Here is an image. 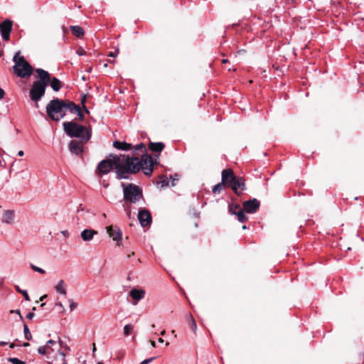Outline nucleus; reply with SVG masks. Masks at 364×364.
<instances>
[{"label": "nucleus", "mask_w": 364, "mask_h": 364, "mask_svg": "<svg viewBox=\"0 0 364 364\" xmlns=\"http://www.w3.org/2000/svg\"><path fill=\"white\" fill-rule=\"evenodd\" d=\"M118 158L117 171H115L117 179H129L131 174L138 173L141 168L139 158L136 153L132 156L120 154Z\"/></svg>", "instance_id": "f257e3e1"}, {"label": "nucleus", "mask_w": 364, "mask_h": 364, "mask_svg": "<svg viewBox=\"0 0 364 364\" xmlns=\"http://www.w3.org/2000/svg\"><path fill=\"white\" fill-rule=\"evenodd\" d=\"M38 74V80L33 82L29 92L30 98L36 102V107H38V102L45 95L47 86L49 85L50 76L48 71L42 68L35 70Z\"/></svg>", "instance_id": "f03ea898"}, {"label": "nucleus", "mask_w": 364, "mask_h": 364, "mask_svg": "<svg viewBox=\"0 0 364 364\" xmlns=\"http://www.w3.org/2000/svg\"><path fill=\"white\" fill-rule=\"evenodd\" d=\"M64 131L71 138H79L84 142L88 141L92 136V130L74 122H65L63 124Z\"/></svg>", "instance_id": "7ed1b4c3"}, {"label": "nucleus", "mask_w": 364, "mask_h": 364, "mask_svg": "<svg viewBox=\"0 0 364 364\" xmlns=\"http://www.w3.org/2000/svg\"><path fill=\"white\" fill-rule=\"evenodd\" d=\"M133 152L138 156H141L139 159V163L141 164V170L146 176H150L153 172L154 164L157 163V159H154L151 155L146 154V148L144 143L136 144Z\"/></svg>", "instance_id": "20e7f679"}, {"label": "nucleus", "mask_w": 364, "mask_h": 364, "mask_svg": "<svg viewBox=\"0 0 364 364\" xmlns=\"http://www.w3.org/2000/svg\"><path fill=\"white\" fill-rule=\"evenodd\" d=\"M48 116L53 121H59L65 115L64 100L54 98L46 106Z\"/></svg>", "instance_id": "39448f33"}, {"label": "nucleus", "mask_w": 364, "mask_h": 364, "mask_svg": "<svg viewBox=\"0 0 364 364\" xmlns=\"http://www.w3.org/2000/svg\"><path fill=\"white\" fill-rule=\"evenodd\" d=\"M124 200L126 203H136L143 198L142 190L133 183H122Z\"/></svg>", "instance_id": "423d86ee"}, {"label": "nucleus", "mask_w": 364, "mask_h": 364, "mask_svg": "<svg viewBox=\"0 0 364 364\" xmlns=\"http://www.w3.org/2000/svg\"><path fill=\"white\" fill-rule=\"evenodd\" d=\"M18 55V53H16L14 57L15 62L14 72L20 77L27 78L32 75L33 68L23 56L19 57L17 60Z\"/></svg>", "instance_id": "0eeeda50"}, {"label": "nucleus", "mask_w": 364, "mask_h": 364, "mask_svg": "<svg viewBox=\"0 0 364 364\" xmlns=\"http://www.w3.org/2000/svg\"><path fill=\"white\" fill-rule=\"evenodd\" d=\"M119 158L117 155L110 154L109 158L102 160L97 165L96 174L99 176L109 173L114 168L117 171Z\"/></svg>", "instance_id": "6e6552de"}, {"label": "nucleus", "mask_w": 364, "mask_h": 364, "mask_svg": "<svg viewBox=\"0 0 364 364\" xmlns=\"http://www.w3.org/2000/svg\"><path fill=\"white\" fill-rule=\"evenodd\" d=\"M138 219L140 225L143 227L149 226L152 222V217L151 213L144 208H140L138 213Z\"/></svg>", "instance_id": "1a4fd4ad"}, {"label": "nucleus", "mask_w": 364, "mask_h": 364, "mask_svg": "<svg viewBox=\"0 0 364 364\" xmlns=\"http://www.w3.org/2000/svg\"><path fill=\"white\" fill-rule=\"evenodd\" d=\"M236 179V176L232 169L227 168L222 171L221 183L224 186L230 187L232 186L234 181Z\"/></svg>", "instance_id": "9d476101"}, {"label": "nucleus", "mask_w": 364, "mask_h": 364, "mask_svg": "<svg viewBox=\"0 0 364 364\" xmlns=\"http://www.w3.org/2000/svg\"><path fill=\"white\" fill-rule=\"evenodd\" d=\"M107 232L110 237L114 241L117 242L118 245H120L122 240V232L117 226L110 225L107 227Z\"/></svg>", "instance_id": "9b49d317"}, {"label": "nucleus", "mask_w": 364, "mask_h": 364, "mask_svg": "<svg viewBox=\"0 0 364 364\" xmlns=\"http://www.w3.org/2000/svg\"><path fill=\"white\" fill-rule=\"evenodd\" d=\"M260 206V202L257 198H252L249 200L244 201L242 203L243 209L247 213H256Z\"/></svg>", "instance_id": "f8f14e48"}, {"label": "nucleus", "mask_w": 364, "mask_h": 364, "mask_svg": "<svg viewBox=\"0 0 364 364\" xmlns=\"http://www.w3.org/2000/svg\"><path fill=\"white\" fill-rule=\"evenodd\" d=\"M230 188L235 194L240 196L243 191L246 189L245 179L240 176H236V179L232 183Z\"/></svg>", "instance_id": "ddd939ff"}, {"label": "nucleus", "mask_w": 364, "mask_h": 364, "mask_svg": "<svg viewBox=\"0 0 364 364\" xmlns=\"http://www.w3.org/2000/svg\"><path fill=\"white\" fill-rule=\"evenodd\" d=\"M83 141L72 140L69 144L70 151L75 155H80L83 152Z\"/></svg>", "instance_id": "4468645a"}, {"label": "nucleus", "mask_w": 364, "mask_h": 364, "mask_svg": "<svg viewBox=\"0 0 364 364\" xmlns=\"http://www.w3.org/2000/svg\"><path fill=\"white\" fill-rule=\"evenodd\" d=\"M15 220V211L14 210H6L4 211L1 221L6 224H13Z\"/></svg>", "instance_id": "2eb2a0df"}, {"label": "nucleus", "mask_w": 364, "mask_h": 364, "mask_svg": "<svg viewBox=\"0 0 364 364\" xmlns=\"http://www.w3.org/2000/svg\"><path fill=\"white\" fill-rule=\"evenodd\" d=\"M97 231L92 229H85L81 232L80 236L85 242H89L92 240L94 235H97Z\"/></svg>", "instance_id": "dca6fc26"}, {"label": "nucleus", "mask_w": 364, "mask_h": 364, "mask_svg": "<svg viewBox=\"0 0 364 364\" xmlns=\"http://www.w3.org/2000/svg\"><path fill=\"white\" fill-rule=\"evenodd\" d=\"M229 212L231 214L236 215L237 217L238 221L240 223H245V221L247 220V217L246 216V215L245 213V210L243 208L240 209L238 211H236V210H232V206H229Z\"/></svg>", "instance_id": "f3484780"}, {"label": "nucleus", "mask_w": 364, "mask_h": 364, "mask_svg": "<svg viewBox=\"0 0 364 364\" xmlns=\"http://www.w3.org/2000/svg\"><path fill=\"white\" fill-rule=\"evenodd\" d=\"M165 147L163 142H150L149 144V149L155 153H161Z\"/></svg>", "instance_id": "a211bd4d"}, {"label": "nucleus", "mask_w": 364, "mask_h": 364, "mask_svg": "<svg viewBox=\"0 0 364 364\" xmlns=\"http://www.w3.org/2000/svg\"><path fill=\"white\" fill-rule=\"evenodd\" d=\"M129 295L133 299L139 301L144 297L145 291L141 289H133L130 291Z\"/></svg>", "instance_id": "6ab92c4d"}, {"label": "nucleus", "mask_w": 364, "mask_h": 364, "mask_svg": "<svg viewBox=\"0 0 364 364\" xmlns=\"http://www.w3.org/2000/svg\"><path fill=\"white\" fill-rule=\"evenodd\" d=\"M113 146L117 149L128 151L132 149V145L125 141H115L113 143Z\"/></svg>", "instance_id": "aec40b11"}, {"label": "nucleus", "mask_w": 364, "mask_h": 364, "mask_svg": "<svg viewBox=\"0 0 364 364\" xmlns=\"http://www.w3.org/2000/svg\"><path fill=\"white\" fill-rule=\"evenodd\" d=\"M49 84L53 90L55 92L59 91L63 86L62 82L56 77L50 78Z\"/></svg>", "instance_id": "412c9836"}, {"label": "nucleus", "mask_w": 364, "mask_h": 364, "mask_svg": "<svg viewBox=\"0 0 364 364\" xmlns=\"http://www.w3.org/2000/svg\"><path fill=\"white\" fill-rule=\"evenodd\" d=\"M13 22L11 20L6 19L0 23L1 32L11 33L12 31Z\"/></svg>", "instance_id": "4be33fe9"}, {"label": "nucleus", "mask_w": 364, "mask_h": 364, "mask_svg": "<svg viewBox=\"0 0 364 364\" xmlns=\"http://www.w3.org/2000/svg\"><path fill=\"white\" fill-rule=\"evenodd\" d=\"M65 111H70L71 113H75V111L79 109V106L75 102L70 100H64Z\"/></svg>", "instance_id": "5701e85b"}, {"label": "nucleus", "mask_w": 364, "mask_h": 364, "mask_svg": "<svg viewBox=\"0 0 364 364\" xmlns=\"http://www.w3.org/2000/svg\"><path fill=\"white\" fill-rule=\"evenodd\" d=\"M70 31L77 38H82L85 33L83 28L79 26H71Z\"/></svg>", "instance_id": "b1692460"}, {"label": "nucleus", "mask_w": 364, "mask_h": 364, "mask_svg": "<svg viewBox=\"0 0 364 364\" xmlns=\"http://www.w3.org/2000/svg\"><path fill=\"white\" fill-rule=\"evenodd\" d=\"M65 286V284L64 280L60 279L55 287L56 292L63 295H66L67 291Z\"/></svg>", "instance_id": "393cba45"}, {"label": "nucleus", "mask_w": 364, "mask_h": 364, "mask_svg": "<svg viewBox=\"0 0 364 364\" xmlns=\"http://www.w3.org/2000/svg\"><path fill=\"white\" fill-rule=\"evenodd\" d=\"M187 321L188 322L191 330L194 333H196V330H197V325H196V322L195 319L193 318V317L192 316V315H188L187 316Z\"/></svg>", "instance_id": "a878e982"}, {"label": "nucleus", "mask_w": 364, "mask_h": 364, "mask_svg": "<svg viewBox=\"0 0 364 364\" xmlns=\"http://www.w3.org/2000/svg\"><path fill=\"white\" fill-rule=\"evenodd\" d=\"M23 334L25 339L28 341H31L32 339V335L30 332V330L26 324L23 326Z\"/></svg>", "instance_id": "bb28decb"}, {"label": "nucleus", "mask_w": 364, "mask_h": 364, "mask_svg": "<svg viewBox=\"0 0 364 364\" xmlns=\"http://www.w3.org/2000/svg\"><path fill=\"white\" fill-rule=\"evenodd\" d=\"M134 330V326L132 324H126L124 327V334L126 336H128L132 334Z\"/></svg>", "instance_id": "cd10ccee"}, {"label": "nucleus", "mask_w": 364, "mask_h": 364, "mask_svg": "<svg viewBox=\"0 0 364 364\" xmlns=\"http://www.w3.org/2000/svg\"><path fill=\"white\" fill-rule=\"evenodd\" d=\"M16 289L18 292L21 293L23 296H24V299L26 300V301H30V296L28 294V292L26 290H23L19 288L18 286H16Z\"/></svg>", "instance_id": "c85d7f7f"}, {"label": "nucleus", "mask_w": 364, "mask_h": 364, "mask_svg": "<svg viewBox=\"0 0 364 364\" xmlns=\"http://www.w3.org/2000/svg\"><path fill=\"white\" fill-rule=\"evenodd\" d=\"M7 360L12 364H26L24 361L19 360L17 358H9Z\"/></svg>", "instance_id": "c756f323"}, {"label": "nucleus", "mask_w": 364, "mask_h": 364, "mask_svg": "<svg viewBox=\"0 0 364 364\" xmlns=\"http://www.w3.org/2000/svg\"><path fill=\"white\" fill-rule=\"evenodd\" d=\"M223 186H224L223 185L222 183H219L213 186V190H212L213 193H215V194L217 193H220L221 191V190L223 189Z\"/></svg>", "instance_id": "7c9ffc66"}, {"label": "nucleus", "mask_w": 364, "mask_h": 364, "mask_svg": "<svg viewBox=\"0 0 364 364\" xmlns=\"http://www.w3.org/2000/svg\"><path fill=\"white\" fill-rule=\"evenodd\" d=\"M31 267L33 271H35L36 272H38V273H41L43 274L46 273V271L43 269L38 267L33 264H31Z\"/></svg>", "instance_id": "2f4dec72"}, {"label": "nucleus", "mask_w": 364, "mask_h": 364, "mask_svg": "<svg viewBox=\"0 0 364 364\" xmlns=\"http://www.w3.org/2000/svg\"><path fill=\"white\" fill-rule=\"evenodd\" d=\"M160 183L161 184V187L168 186L169 184V181L166 176H163L161 177Z\"/></svg>", "instance_id": "473e14b6"}, {"label": "nucleus", "mask_w": 364, "mask_h": 364, "mask_svg": "<svg viewBox=\"0 0 364 364\" xmlns=\"http://www.w3.org/2000/svg\"><path fill=\"white\" fill-rule=\"evenodd\" d=\"M58 343L59 345L60 346V347L65 348L67 351H70V348L61 339L60 337H58Z\"/></svg>", "instance_id": "72a5a7b5"}, {"label": "nucleus", "mask_w": 364, "mask_h": 364, "mask_svg": "<svg viewBox=\"0 0 364 364\" xmlns=\"http://www.w3.org/2000/svg\"><path fill=\"white\" fill-rule=\"evenodd\" d=\"M85 101H86V95H83L82 97V100H81V103L82 104V107H83V109L84 111L86 112V113H88L89 111L87 108V107L85 105Z\"/></svg>", "instance_id": "f704fd0d"}, {"label": "nucleus", "mask_w": 364, "mask_h": 364, "mask_svg": "<svg viewBox=\"0 0 364 364\" xmlns=\"http://www.w3.org/2000/svg\"><path fill=\"white\" fill-rule=\"evenodd\" d=\"M10 33L9 32H1V37L4 41H9L10 37Z\"/></svg>", "instance_id": "c9c22d12"}, {"label": "nucleus", "mask_w": 364, "mask_h": 364, "mask_svg": "<svg viewBox=\"0 0 364 364\" xmlns=\"http://www.w3.org/2000/svg\"><path fill=\"white\" fill-rule=\"evenodd\" d=\"M69 302H70V309L72 311L77 307V304L75 302H74L73 299H70Z\"/></svg>", "instance_id": "e433bc0d"}, {"label": "nucleus", "mask_w": 364, "mask_h": 364, "mask_svg": "<svg viewBox=\"0 0 364 364\" xmlns=\"http://www.w3.org/2000/svg\"><path fill=\"white\" fill-rule=\"evenodd\" d=\"M39 354L45 355L46 353V346H40L38 349Z\"/></svg>", "instance_id": "4c0bfd02"}, {"label": "nucleus", "mask_w": 364, "mask_h": 364, "mask_svg": "<svg viewBox=\"0 0 364 364\" xmlns=\"http://www.w3.org/2000/svg\"><path fill=\"white\" fill-rule=\"evenodd\" d=\"M155 359V357H151L147 359L144 360L140 364H149L151 363Z\"/></svg>", "instance_id": "58836bf2"}, {"label": "nucleus", "mask_w": 364, "mask_h": 364, "mask_svg": "<svg viewBox=\"0 0 364 364\" xmlns=\"http://www.w3.org/2000/svg\"><path fill=\"white\" fill-rule=\"evenodd\" d=\"M124 210L127 213V215L129 218L131 217V208L129 205H124Z\"/></svg>", "instance_id": "ea45409f"}, {"label": "nucleus", "mask_w": 364, "mask_h": 364, "mask_svg": "<svg viewBox=\"0 0 364 364\" xmlns=\"http://www.w3.org/2000/svg\"><path fill=\"white\" fill-rule=\"evenodd\" d=\"M75 113H77L80 119V120H83L84 119V115L82 113V112L80 111V108L79 107V109L77 111H75Z\"/></svg>", "instance_id": "a19ab883"}, {"label": "nucleus", "mask_w": 364, "mask_h": 364, "mask_svg": "<svg viewBox=\"0 0 364 364\" xmlns=\"http://www.w3.org/2000/svg\"><path fill=\"white\" fill-rule=\"evenodd\" d=\"M76 53L78 55H84L86 54V52L84 49L82 48H80L78 49L77 51H76Z\"/></svg>", "instance_id": "79ce46f5"}, {"label": "nucleus", "mask_w": 364, "mask_h": 364, "mask_svg": "<svg viewBox=\"0 0 364 364\" xmlns=\"http://www.w3.org/2000/svg\"><path fill=\"white\" fill-rule=\"evenodd\" d=\"M118 53H119V50L117 49V50H116L114 52H112V51L109 52V53L108 54V56L114 58V57H116L118 55Z\"/></svg>", "instance_id": "37998d69"}, {"label": "nucleus", "mask_w": 364, "mask_h": 364, "mask_svg": "<svg viewBox=\"0 0 364 364\" xmlns=\"http://www.w3.org/2000/svg\"><path fill=\"white\" fill-rule=\"evenodd\" d=\"M35 314L33 312H30L26 315V318L28 319H32L34 317Z\"/></svg>", "instance_id": "c03bdc74"}, {"label": "nucleus", "mask_w": 364, "mask_h": 364, "mask_svg": "<svg viewBox=\"0 0 364 364\" xmlns=\"http://www.w3.org/2000/svg\"><path fill=\"white\" fill-rule=\"evenodd\" d=\"M61 234H62L63 236H65V237H69V235H70V233H69V232H68V230H62V231H61Z\"/></svg>", "instance_id": "a18cd8bd"}, {"label": "nucleus", "mask_w": 364, "mask_h": 364, "mask_svg": "<svg viewBox=\"0 0 364 364\" xmlns=\"http://www.w3.org/2000/svg\"><path fill=\"white\" fill-rule=\"evenodd\" d=\"M4 95H5L4 90L0 87V100L3 99L4 97Z\"/></svg>", "instance_id": "49530a36"}, {"label": "nucleus", "mask_w": 364, "mask_h": 364, "mask_svg": "<svg viewBox=\"0 0 364 364\" xmlns=\"http://www.w3.org/2000/svg\"><path fill=\"white\" fill-rule=\"evenodd\" d=\"M176 178H173L172 176H170V178L172 179V186H175L174 181L178 180L177 175L175 176Z\"/></svg>", "instance_id": "de8ad7c7"}, {"label": "nucleus", "mask_w": 364, "mask_h": 364, "mask_svg": "<svg viewBox=\"0 0 364 364\" xmlns=\"http://www.w3.org/2000/svg\"><path fill=\"white\" fill-rule=\"evenodd\" d=\"M141 262L139 259H136L132 262V265H136L138 263Z\"/></svg>", "instance_id": "09e8293b"}, {"label": "nucleus", "mask_w": 364, "mask_h": 364, "mask_svg": "<svg viewBox=\"0 0 364 364\" xmlns=\"http://www.w3.org/2000/svg\"><path fill=\"white\" fill-rule=\"evenodd\" d=\"M55 343H56V342H55L54 340H51V339H50V340H48V341H47V344L54 345V344H55Z\"/></svg>", "instance_id": "8fccbe9b"}, {"label": "nucleus", "mask_w": 364, "mask_h": 364, "mask_svg": "<svg viewBox=\"0 0 364 364\" xmlns=\"http://www.w3.org/2000/svg\"><path fill=\"white\" fill-rule=\"evenodd\" d=\"M231 206L232 207V210H235L236 209H238L239 210L240 209H241L239 205H235L234 207L232 205Z\"/></svg>", "instance_id": "3c124183"}, {"label": "nucleus", "mask_w": 364, "mask_h": 364, "mask_svg": "<svg viewBox=\"0 0 364 364\" xmlns=\"http://www.w3.org/2000/svg\"><path fill=\"white\" fill-rule=\"evenodd\" d=\"M134 252H129L127 253V258H130L132 256H134Z\"/></svg>", "instance_id": "603ef678"}, {"label": "nucleus", "mask_w": 364, "mask_h": 364, "mask_svg": "<svg viewBox=\"0 0 364 364\" xmlns=\"http://www.w3.org/2000/svg\"><path fill=\"white\" fill-rule=\"evenodd\" d=\"M23 154H24V152H23V151H22V150H20V151L18 152V156H23Z\"/></svg>", "instance_id": "864d4df0"}, {"label": "nucleus", "mask_w": 364, "mask_h": 364, "mask_svg": "<svg viewBox=\"0 0 364 364\" xmlns=\"http://www.w3.org/2000/svg\"><path fill=\"white\" fill-rule=\"evenodd\" d=\"M58 353H59L61 356H63V358H65V355H65V353L63 351H61V350H59V351H58Z\"/></svg>", "instance_id": "5fc2aeb1"}, {"label": "nucleus", "mask_w": 364, "mask_h": 364, "mask_svg": "<svg viewBox=\"0 0 364 364\" xmlns=\"http://www.w3.org/2000/svg\"><path fill=\"white\" fill-rule=\"evenodd\" d=\"M7 342H5V341H0V346H6L7 345Z\"/></svg>", "instance_id": "6e6d98bb"}, {"label": "nucleus", "mask_w": 364, "mask_h": 364, "mask_svg": "<svg viewBox=\"0 0 364 364\" xmlns=\"http://www.w3.org/2000/svg\"><path fill=\"white\" fill-rule=\"evenodd\" d=\"M56 305L58 306L59 307H60L61 309H64V306H63V304L60 302L57 303Z\"/></svg>", "instance_id": "4d7b16f0"}, {"label": "nucleus", "mask_w": 364, "mask_h": 364, "mask_svg": "<svg viewBox=\"0 0 364 364\" xmlns=\"http://www.w3.org/2000/svg\"><path fill=\"white\" fill-rule=\"evenodd\" d=\"M151 346H152L153 348H156V343H155V341H151Z\"/></svg>", "instance_id": "13d9d810"}, {"label": "nucleus", "mask_w": 364, "mask_h": 364, "mask_svg": "<svg viewBox=\"0 0 364 364\" xmlns=\"http://www.w3.org/2000/svg\"><path fill=\"white\" fill-rule=\"evenodd\" d=\"M9 347L11 348H14L16 347V345L14 343H10Z\"/></svg>", "instance_id": "bf43d9fd"}, {"label": "nucleus", "mask_w": 364, "mask_h": 364, "mask_svg": "<svg viewBox=\"0 0 364 364\" xmlns=\"http://www.w3.org/2000/svg\"><path fill=\"white\" fill-rule=\"evenodd\" d=\"M46 297H47V295H46V294H45V295L42 296L40 298V301H43V300L45 298H46Z\"/></svg>", "instance_id": "052dcab7"}, {"label": "nucleus", "mask_w": 364, "mask_h": 364, "mask_svg": "<svg viewBox=\"0 0 364 364\" xmlns=\"http://www.w3.org/2000/svg\"><path fill=\"white\" fill-rule=\"evenodd\" d=\"M158 341H159V343H164V339H163L162 338H159L158 339Z\"/></svg>", "instance_id": "680f3d73"}, {"label": "nucleus", "mask_w": 364, "mask_h": 364, "mask_svg": "<svg viewBox=\"0 0 364 364\" xmlns=\"http://www.w3.org/2000/svg\"><path fill=\"white\" fill-rule=\"evenodd\" d=\"M23 347H27V346H29L30 344L29 343H24L23 345H22Z\"/></svg>", "instance_id": "e2e57ef3"}, {"label": "nucleus", "mask_w": 364, "mask_h": 364, "mask_svg": "<svg viewBox=\"0 0 364 364\" xmlns=\"http://www.w3.org/2000/svg\"><path fill=\"white\" fill-rule=\"evenodd\" d=\"M166 334V331L165 330H163L161 332V336H164Z\"/></svg>", "instance_id": "0e129e2a"}, {"label": "nucleus", "mask_w": 364, "mask_h": 364, "mask_svg": "<svg viewBox=\"0 0 364 364\" xmlns=\"http://www.w3.org/2000/svg\"><path fill=\"white\" fill-rule=\"evenodd\" d=\"M93 352H95L96 350V348H95V344L93 343V349H92Z\"/></svg>", "instance_id": "69168bd1"}, {"label": "nucleus", "mask_w": 364, "mask_h": 364, "mask_svg": "<svg viewBox=\"0 0 364 364\" xmlns=\"http://www.w3.org/2000/svg\"><path fill=\"white\" fill-rule=\"evenodd\" d=\"M242 228L243 230H246L247 228V226L245 225H242Z\"/></svg>", "instance_id": "338daca9"}, {"label": "nucleus", "mask_w": 364, "mask_h": 364, "mask_svg": "<svg viewBox=\"0 0 364 364\" xmlns=\"http://www.w3.org/2000/svg\"><path fill=\"white\" fill-rule=\"evenodd\" d=\"M228 62V60L227 59H224L223 60L222 63H226Z\"/></svg>", "instance_id": "774afa93"}]
</instances>
